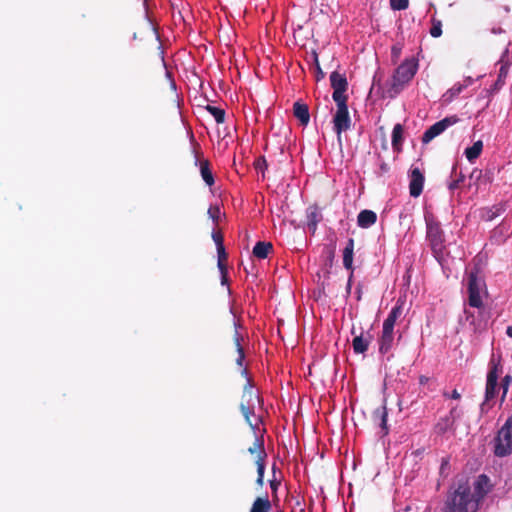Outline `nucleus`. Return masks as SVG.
<instances>
[{
  "label": "nucleus",
  "instance_id": "obj_1",
  "mask_svg": "<svg viewBox=\"0 0 512 512\" xmlns=\"http://www.w3.org/2000/svg\"><path fill=\"white\" fill-rule=\"evenodd\" d=\"M479 502L471 492L467 481H459L454 491L447 496L444 512H476Z\"/></svg>",
  "mask_w": 512,
  "mask_h": 512
},
{
  "label": "nucleus",
  "instance_id": "obj_2",
  "mask_svg": "<svg viewBox=\"0 0 512 512\" xmlns=\"http://www.w3.org/2000/svg\"><path fill=\"white\" fill-rule=\"evenodd\" d=\"M418 68V62L414 58L405 60L396 69L393 75V82L391 90L397 94L400 92L402 87L407 84L416 74Z\"/></svg>",
  "mask_w": 512,
  "mask_h": 512
},
{
  "label": "nucleus",
  "instance_id": "obj_3",
  "mask_svg": "<svg viewBox=\"0 0 512 512\" xmlns=\"http://www.w3.org/2000/svg\"><path fill=\"white\" fill-rule=\"evenodd\" d=\"M494 453L498 457H505L512 453V415L498 431L495 438Z\"/></svg>",
  "mask_w": 512,
  "mask_h": 512
},
{
  "label": "nucleus",
  "instance_id": "obj_4",
  "mask_svg": "<svg viewBox=\"0 0 512 512\" xmlns=\"http://www.w3.org/2000/svg\"><path fill=\"white\" fill-rule=\"evenodd\" d=\"M427 223V238L430 241L431 248L435 254V257L437 259H440L442 257L443 253V233L440 228L439 223L434 222L433 220H430L426 218Z\"/></svg>",
  "mask_w": 512,
  "mask_h": 512
},
{
  "label": "nucleus",
  "instance_id": "obj_5",
  "mask_svg": "<svg viewBox=\"0 0 512 512\" xmlns=\"http://www.w3.org/2000/svg\"><path fill=\"white\" fill-rule=\"evenodd\" d=\"M337 111L333 118L334 129L337 133L338 140H341V133L350 128V117L348 112L347 101L336 102Z\"/></svg>",
  "mask_w": 512,
  "mask_h": 512
},
{
  "label": "nucleus",
  "instance_id": "obj_6",
  "mask_svg": "<svg viewBox=\"0 0 512 512\" xmlns=\"http://www.w3.org/2000/svg\"><path fill=\"white\" fill-rule=\"evenodd\" d=\"M459 121V118L457 116H450L446 117L435 124H433L431 127H429L425 133L422 136V142L424 144L429 143L432 139H434L436 136L440 135L442 132H444L449 126L456 124Z\"/></svg>",
  "mask_w": 512,
  "mask_h": 512
},
{
  "label": "nucleus",
  "instance_id": "obj_7",
  "mask_svg": "<svg viewBox=\"0 0 512 512\" xmlns=\"http://www.w3.org/2000/svg\"><path fill=\"white\" fill-rule=\"evenodd\" d=\"M331 87L333 88L332 98L335 102L347 101L345 91L348 87V82L345 75L334 71L330 75Z\"/></svg>",
  "mask_w": 512,
  "mask_h": 512
},
{
  "label": "nucleus",
  "instance_id": "obj_8",
  "mask_svg": "<svg viewBox=\"0 0 512 512\" xmlns=\"http://www.w3.org/2000/svg\"><path fill=\"white\" fill-rule=\"evenodd\" d=\"M483 283L478 279L476 272H471L468 278L469 305L479 308L482 306L480 290Z\"/></svg>",
  "mask_w": 512,
  "mask_h": 512
},
{
  "label": "nucleus",
  "instance_id": "obj_9",
  "mask_svg": "<svg viewBox=\"0 0 512 512\" xmlns=\"http://www.w3.org/2000/svg\"><path fill=\"white\" fill-rule=\"evenodd\" d=\"M492 367L487 375V383H486V391H485V401L488 402L493 399L496 395L497 388V380H498V366L499 364H495L493 360L491 361Z\"/></svg>",
  "mask_w": 512,
  "mask_h": 512
},
{
  "label": "nucleus",
  "instance_id": "obj_10",
  "mask_svg": "<svg viewBox=\"0 0 512 512\" xmlns=\"http://www.w3.org/2000/svg\"><path fill=\"white\" fill-rule=\"evenodd\" d=\"M409 192L412 197H418L423 190L424 176L419 168L411 170Z\"/></svg>",
  "mask_w": 512,
  "mask_h": 512
},
{
  "label": "nucleus",
  "instance_id": "obj_11",
  "mask_svg": "<svg viewBox=\"0 0 512 512\" xmlns=\"http://www.w3.org/2000/svg\"><path fill=\"white\" fill-rule=\"evenodd\" d=\"M474 489L473 495L476 496L479 502L489 492V478L485 474L479 475L474 483Z\"/></svg>",
  "mask_w": 512,
  "mask_h": 512
},
{
  "label": "nucleus",
  "instance_id": "obj_12",
  "mask_svg": "<svg viewBox=\"0 0 512 512\" xmlns=\"http://www.w3.org/2000/svg\"><path fill=\"white\" fill-rule=\"evenodd\" d=\"M293 114L300 121L301 125L306 126L309 123L310 113L308 105L301 102H295L293 105Z\"/></svg>",
  "mask_w": 512,
  "mask_h": 512
},
{
  "label": "nucleus",
  "instance_id": "obj_13",
  "mask_svg": "<svg viewBox=\"0 0 512 512\" xmlns=\"http://www.w3.org/2000/svg\"><path fill=\"white\" fill-rule=\"evenodd\" d=\"M377 220V215L372 210H362L357 217V223L361 228H369L374 225Z\"/></svg>",
  "mask_w": 512,
  "mask_h": 512
},
{
  "label": "nucleus",
  "instance_id": "obj_14",
  "mask_svg": "<svg viewBox=\"0 0 512 512\" xmlns=\"http://www.w3.org/2000/svg\"><path fill=\"white\" fill-rule=\"evenodd\" d=\"M307 219H308L307 226H308L309 230L312 233H315L317 224L322 219V215L317 206H313V207L309 208V212L307 214Z\"/></svg>",
  "mask_w": 512,
  "mask_h": 512
},
{
  "label": "nucleus",
  "instance_id": "obj_15",
  "mask_svg": "<svg viewBox=\"0 0 512 512\" xmlns=\"http://www.w3.org/2000/svg\"><path fill=\"white\" fill-rule=\"evenodd\" d=\"M273 249L270 242H257L253 248V255L259 259L267 258L269 252Z\"/></svg>",
  "mask_w": 512,
  "mask_h": 512
},
{
  "label": "nucleus",
  "instance_id": "obj_16",
  "mask_svg": "<svg viewBox=\"0 0 512 512\" xmlns=\"http://www.w3.org/2000/svg\"><path fill=\"white\" fill-rule=\"evenodd\" d=\"M354 240L350 238L343 251V265L346 269L352 270Z\"/></svg>",
  "mask_w": 512,
  "mask_h": 512
},
{
  "label": "nucleus",
  "instance_id": "obj_17",
  "mask_svg": "<svg viewBox=\"0 0 512 512\" xmlns=\"http://www.w3.org/2000/svg\"><path fill=\"white\" fill-rule=\"evenodd\" d=\"M240 409L247 421V423L251 426L252 429H258V425H259V422H260V419L259 418H255V422L252 421L251 417L255 416L254 415V407L253 406H249V405H245V404H241L240 405Z\"/></svg>",
  "mask_w": 512,
  "mask_h": 512
},
{
  "label": "nucleus",
  "instance_id": "obj_18",
  "mask_svg": "<svg viewBox=\"0 0 512 512\" xmlns=\"http://www.w3.org/2000/svg\"><path fill=\"white\" fill-rule=\"evenodd\" d=\"M266 456H267V454H266L265 451H260L259 457L256 460L257 474H258L256 483L259 486H262L263 483H264V471H265V458H266Z\"/></svg>",
  "mask_w": 512,
  "mask_h": 512
},
{
  "label": "nucleus",
  "instance_id": "obj_19",
  "mask_svg": "<svg viewBox=\"0 0 512 512\" xmlns=\"http://www.w3.org/2000/svg\"><path fill=\"white\" fill-rule=\"evenodd\" d=\"M271 509V503L268 497H258L252 504L250 512H269Z\"/></svg>",
  "mask_w": 512,
  "mask_h": 512
},
{
  "label": "nucleus",
  "instance_id": "obj_20",
  "mask_svg": "<svg viewBox=\"0 0 512 512\" xmlns=\"http://www.w3.org/2000/svg\"><path fill=\"white\" fill-rule=\"evenodd\" d=\"M200 172L205 183L208 186H212L214 184V177L210 169L208 160H203L200 162Z\"/></svg>",
  "mask_w": 512,
  "mask_h": 512
},
{
  "label": "nucleus",
  "instance_id": "obj_21",
  "mask_svg": "<svg viewBox=\"0 0 512 512\" xmlns=\"http://www.w3.org/2000/svg\"><path fill=\"white\" fill-rule=\"evenodd\" d=\"M483 143L481 140L476 141L471 147L465 150V155L469 161L477 159L482 151Z\"/></svg>",
  "mask_w": 512,
  "mask_h": 512
},
{
  "label": "nucleus",
  "instance_id": "obj_22",
  "mask_svg": "<svg viewBox=\"0 0 512 512\" xmlns=\"http://www.w3.org/2000/svg\"><path fill=\"white\" fill-rule=\"evenodd\" d=\"M403 140V127L401 124H396L392 131V146L395 150H400Z\"/></svg>",
  "mask_w": 512,
  "mask_h": 512
},
{
  "label": "nucleus",
  "instance_id": "obj_23",
  "mask_svg": "<svg viewBox=\"0 0 512 512\" xmlns=\"http://www.w3.org/2000/svg\"><path fill=\"white\" fill-rule=\"evenodd\" d=\"M454 424V419H452L450 416H446L435 425V431L438 434H444L450 429Z\"/></svg>",
  "mask_w": 512,
  "mask_h": 512
},
{
  "label": "nucleus",
  "instance_id": "obj_24",
  "mask_svg": "<svg viewBox=\"0 0 512 512\" xmlns=\"http://www.w3.org/2000/svg\"><path fill=\"white\" fill-rule=\"evenodd\" d=\"M352 345L355 353H364L368 348V341L360 335L353 339Z\"/></svg>",
  "mask_w": 512,
  "mask_h": 512
},
{
  "label": "nucleus",
  "instance_id": "obj_25",
  "mask_svg": "<svg viewBox=\"0 0 512 512\" xmlns=\"http://www.w3.org/2000/svg\"><path fill=\"white\" fill-rule=\"evenodd\" d=\"M399 302H400V300H398V304L392 309V311L390 312V314L388 315V317L386 318L384 323L390 324V325H395L397 318L402 313V304H399Z\"/></svg>",
  "mask_w": 512,
  "mask_h": 512
},
{
  "label": "nucleus",
  "instance_id": "obj_26",
  "mask_svg": "<svg viewBox=\"0 0 512 512\" xmlns=\"http://www.w3.org/2000/svg\"><path fill=\"white\" fill-rule=\"evenodd\" d=\"M206 110L214 116L217 123H223L225 119V111L219 107L207 105Z\"/></svg>",
  "mask_w": 512,
  "mask_h": 512
},
{
  "label": "nucleus",
  "instance_id": "obj_27",
  "mask_svg": "<svg viewBox=\"0 0 512 512\" xmlns=\"http://www.w3.org/2000/svg\"><path fill=\"white\" fill-rule=\"evenodd\" d=\"M392 342H393V335L382 334V337L380 340V348H379L380 352L382 354L387 353L392 346Z\"/></svg>",
  "mask_w": 512,
  "mask_h": 512
},
{
  "label": "nucleus",
  "instance_id": "obj_28",
  "mask_svg": "<svg viewBox=\"0 0 512 512\" xmlns=\"http://www.w3.org/2000/svg\"><path fill=\"white\" fill-rule=\"evenodd\" d=\"M260 451H265L264 449V441L262 437H256V440L252 447L248 449L250 454H257V458L259 457Z\"/></svg>",
  "mask_w": 512,
  "mask_h": 512
},
{
  "label": "nucleus",
  "instance_id": "obj_29",
  "mask_svg": "<svg viewBox=\"0 0 512 512\" xmlns=\"http://www.w3.org/2000/svg\"><path fill=\"white\" fill-rule=\"evenodd\" d=\"M430 34L432 37H440L442 35V24L441 21L433 19V26L430 29Z\"/></svg>",
  "mask_w": 512,
  "mask_h": 512
},
{
  "label": "nucleus",
  "instance_id": "obj_30",
  "mask_svg": "<svg viewBox=\"0 0 512 512\" xmlns=\"http://www.w3.org/2000/svg\"><path fill=\"white\" fill-rule=\"evenodd\" d=\"M408 5L409 0H390V6L393 10H404Z\"/></svg>",
  "mask_w": 512,
  "mask_h": 512
},
{
  "label": "nucleus",
  "instance_id": "obj_31",
  "mask_svg": "<svg viewBox=\"0 0 512 512\" xmlns=\"http://www.w3.org/2000/svg\"><path fill=\"white\" fill-rule=\"evenodd\" d=\"M235 341H236V346H237V351H238V358L236 360L237 364L239 366H242L243 365V361H244V357H245V354H244V351H243V348L240 344V338H239V335L238 333H236V338H235Z\"/></svg>",
  "mask_w": 512,
  "mask_h": 512
},
{
  "label": "nucleus",
  "instance_id": "obj_32",
  "mask_svg": "<svg viewBox=\"0 0 512 512\" xmlns=\"http://www.w3.org/2000/svg\"><path fill=\"white\" fill-rule=\"evenodd\" d=\"M507 73H508V67L506 65H502L500 67L499 75H498V78L495 83L496 86L503 85L504 79L506 78Z\"/></svg>",
  "mask_w": 512,
  "mask_h": 512
},
{
  "label": "nucleus",
  "instance_id": "obj_33",
  "mask_svg": "<svg viewBox=\"0 0 512 512\" xmlns=\"http://www.w3.org/2000/svg\"><path fill=\"white\" fill-rule=\"evenodd\" d=\"M379 416L381 417V428L384 431V435H386L388 433L386 407L382 408V411L379 413Z\"/></svg>",
  "mask_w": 512,
  "mask_h": 512
},
{
  "label": "nucleus",
  "instance_id": "obj_34",
  "mask_svg": "<svg viewBox=\"0 0 512 512\" xmlns=\"http://www.w3.org/2000/svg\"><path fill=\"white\" fill-rule=\"evenodd\" d=\"M255 168L262 172V177L265 176V170L267 169V162L264 157H260L255 161Z\"/></svg>",
  "mask_w": 512,
  "mask_h": 512
},
{
  "label": "nucleus",
  "instance_id": "obj_35",
  "mask_svg": "<svg viewBox=\"0 0 512 512\" xmlns=\"http://www.w3.org/2000/svg\"><path fill=\"white\" fill-rule=\"evenodd\" d=\"M313 57H314V62H315V66H316V71H317V74H316V80L319 81L321 80L322 78H324V73L320 67V64H319V61H318V55L316 52H313Z\"/></svg>",
  "mask_w": 512,
  "mask_h": 512
},
{
  "label": "nucleus",
  "instance_id": "obj_36",
  "mask_svg": "<svg viewBox=\"0 0 512 512\" xmlns=\"http://www.w3.org/2000/svg\"><path fill=\"white\" fill-rule=\"evenodd\" d=\"M512 382V377L510 375H506L503 379H502V383H501V386H502V389H503V395H502V400L504 399L507 391H508V387L510 385V383Z\"/></svg>",
  "mask_w": 512,
  "mask_h": 512
},
{
  "label": "nucleus",
  "instance_id": "obj_37",
  "mask_svg": "<svg viewBox=\"0 0 512 512\" xmlns=\"http://www.w3.org/2000/svg\"><path fill=\"white\" fill-rule=\"evenodd\" d=\"M464 181V175L462 173L459 174L458 178L452 181L449 184V189L454 190L459 187V185Z\"/></svg>",
  "mask_w": 512,
  "mask_h": 512
},
{
  "label": "nucleus",
  "instance_id": "obj_38",
  "mask_svg": "<svg viewBox=\"0 0 512 512\" xmlns=\"http://www.w3.org/2000/svg\"><path fill=\"white\" fill-rule=\"evenodd\" d=\"M209 216L214 220L217 221L220 215V209L217 206L210 207L208 210Z\"/></svg>",
  "mask_w": 512,
  "mask_h": 512
},
{
  "label": "nucleus",
  "instance_id": "obj_39",
  "mask_svg": "<svg viewBox=\"0 0 512 512\" xmlns=\"http://www.w3.org/2000/svg\"><path fill=\"white\" fill-rule=\"evenodd\" d=\"M212 238L215 241L217 247L224 246L223 237L219 232H213Z\"/></svg>",
  "mask_w": 512,
  "mask_h": 512
},
{
  "label": "nucleus",
  "instance_id": "obj_40",
  "mask_svg": "<svg viewBox=\"0 0 512 512\" xmlns=\"http://www.w3.org/2000/svg\"><path fill=\"white\" fill-rule=\"evenodd\" d=\"M217 253H218V260H224V261L227 260L228 255L225 251L224 246L217 247Z\"/></svg>",
  "mask_w": 512,
  "mask_h": 512
},
{
  "label": "nucleus",
  "instance_id": "obj_41",
  "mask_svg": "<svg viewBox=\"0 0 512 512\" xmlns=\"http://www.w3.org/2000/svg\"><path fill=\"white\" fill-rule=\"evenodd\" d=\"M394 325L383 323L382 334L393 335Z\"/></svg>",
  "mask_w": 512,
  "mask_h": 512
},
{
  "label": "nucleus",
  "instance_id": "obj_42",
  "mask_svg": "<svg viewBox=\"0 0 512 512\" xmlns=\"http://www.w3.org/2000/svg\"><path fill=\"white\" fill-rule=\"evenodd\" d=\"M224 260H218V268L221 271V274L226 273V265L224 264Z\"/></svg>",
  "mask_w": 512,
  "mask_h": 512
},
{
  "label": "nucleus",
  "instance_id": "obj_43",
  "mask_svg": "<svg viewBox=\"0 0 512 512\" xmlns=\"http://www.w3.org/2000/svg\"><path fill=\"white\" fill-rule=\"evenodd\" d=\"M400 53H401V48H399L397 46H393L392 47V55H393V57L398 58Z\"/></svg>",
  "mask_w": 512,
  "mask_h": 512
},
{
  "label": "nucleus",
  "instance_id": "obj_44",
  "mask_svg": "<svg viewBox=\"0 0 512 512\" xmlns=\"http://www.w3.org/2000/svg\"><path fill=\"white\" fill-rule=\"evenodd\" d=\"M449 397L452 399L458 400L461 398V395L456 389H454Z\"/></svg>",
  "mask_w": 512,
  "mask_h": 512
},
{
  "label": "nucleus",
  "instance_id": "obj_45",
  "mask_svg": "<svg viewBox=\"0 0 512 512\" xmlns=\"http://www.w3.org/2000/svg\"><path fill=\"white\" fill-rule=\"evenodd\" d=\"M428 381H429V378H428L427 376L421 375V376L419 377V383H420L421 385H425V384H427V383H428Z\"/></svg>",
  "mask_w": 512,
  "mask_h": 512
},
{
  "label": "nucleus",
  "instance_id": "obj_46",
  "mask_svg": "<svg viewBox=\"0 0 512 512\" xmlns=\"http://www.w3.org/2000/svg\"><path fill=\"white\" fill-rule=\"evenodd\" d=\"M380 170H381L382 173H385V172H387L389 170V167H388V165L386 163L383 162L380 165Z\"/></svg>",
  "mask_w": 512,
  "mask_h": 512
},
{
  "label": "nucleus",
  "instance_id": "obj_47",
  "mask_svg": "<svg viewBox=\"0 0 512 512\" xmlns=\"http://www.w3.org/2000/svg\"><path fill=\"white\" fill-rule=\"evenodd\" d=\"M270 486H271V489L275 490L276 487H277V482L275 480H271L270 481Z\"/></svg>",
  "mask_w": 512,
  "mask_h": 512
},
{
  "label": "nucleus",
  "instance_id": "obj_48",
  "mask_svg": "<svg viewBox=\"0 0 512 512\" xmlns=\"http://www.w3.org/2000/svg\"><path fill=\"white\" fill-rule=\"evenodd\" d=\"M476 173H477V178H479V177H480V175H481V171H473V172L471 173V176H470V177H471V178H473V177L475 176V174H476Z\"/></svg>",
  "mask_w": 512,
  "mask_h": 512
},
{
  "label": "nucleus",
  "instance_id": "obj_49",
  "mask_svg": "<svg viewBox=\"0 0 512 512\" xmlns=\"http://www.w3.org/2000/svg\"><path fill=\"white\" fill-rule=\"evenodd\" d=\"M507 335L512 338V326H509L506 331Z\"/></svg>",
  "mask_w": 512,
  "mask_h": 512
},
{
  "label": "nucleus",
  "instance_id": "obj_50",
  "mask_svg": "<svg viewBox=\"0 0 512 512\" xmlns=\"http://www.w3.org/2000/svg\"><path fill=\"white\" fill-rule=\"evenodd\" d=\"M491 214L488 215V220H492L496 216V212L490 211Z\"/></svg>",
  "mask_w": 512,
  "mask_h": 512
},
{
  "label": "nucleus",
  "instance_id": "obj_51",
  "mask_svg": "<svg viewBox=\"0 0 512 512\" xmlns=\"http://www.w3.org/2000/svg\"><path fill=\"white\" fill-rule=\"evenodd\" d=\"M447 465H448V460H446V459L443 460L442 465H441V469L443 470L444 467H446Z\"/></svg>",
  "mask_w": 512,
  "mask_h": 512
},
{
  "label": "nucleus",
  "instance_id": "obj_52",
  "mask_svg": "<svg viewBox=\"0 0 512 512\" xmlns=\"http://www.w3.org/2000/svg\"><path fill=\"white\" fill-rule=\"evenodd\" d=\"M248 394H249L250 398L255 397V398L259 399V397L257 395H253V392L251 390L248 391Z\"/></svg>",
  "mask_w": 512,
  "mask_h": 512
},
{
  "label": "nucleus",
  "instance_id": "obj_53",
  "mask_svg": "<svg viewBox=\"0 0 512 512\" xmlns=\"http://www.w3.org/2000/svg\"><path fill=\"white\" fill-rule=\"evenodd\" d=\"M357 299L358 300L361 299V290H360V288H357Z\"/></svg>",
  "mask_w": 512,
  "mask_h": 512
},
{
  "label": "nucleus",
  "instance_id": "obj_54",
  "mask_svg": "<svg viewBox=\"0 0 512 512\" xmlns=\"http://www.w3.org/2000/svg\"><path fill=\"white\" fill-rule=\"evenodd\" d=\"M454 413H456V408H453V409L450 411V417H451L452 419H454V418H453V414H454Z\"/></svg>",
  "mask_w": 512,
  "mask_h": 512
},
{
  "label": "nucleus",
  "instance_id": "obj_55",
  "mask_svg": "<svg viewBox=\"0 0 512 512\" xmlns=\"http://www.w3.org/2000/svg\"><path fill=\"white\" fill-rule=\"evenodd\" d=\"M227 281L226 273L222 274V283H225Z\"/></svg>",
  "mask_w": 512,
  "mask_h": 512
},
{
  "label": "nucleus",
  "instance_id": "obj_56",
  "mask_svg": "<svg viewBox=\"0 0 512 512\" xmlns=\"http://www.w3.org/2000/svg\"><path fill=\"white\" fill-rule=\"evenodd\" d=\"M443 395H444L445 397H449V396H450V395H449V393H447V392H444V393H443Z\"/></svg>",
  "mask_w": 512,
  "mask_h": 512
},
{
  "label": "nucleus",
  "instance_id": "obj_57",
  "mask_svg": "<svg viewBox=\"0 0 512 512\" xmlns=\"http://www.w3.org/2000/svg\"><path fill=\"white\" fill-rule=\"evenodd\" d=\"M351 281V278L349 279ZM351 282H348V288H350Z\"/></svg>",
  "mask_w": 512,
  "mask_h": 512
}]
</instances>
